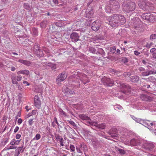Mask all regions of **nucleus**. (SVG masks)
<instances>
[{
  "instance_id": "nucleus-1",
  "label": "nucleus",
  "mask_w": 156,
  "mask_h": 156,
  "mask_svg": "<svg viewBox=\"0 0 156 156\" xmlns=\"http://www.w3.org/2000/svg\"><path fill=\"white\" fill-rule=\"evenodd\" d=\"M79 80H76L75 78L73 79H70L68 80L69 84V87L73 88L71 90L68 87L64 88L62 90L63 93L67 95H70L75 94V89L79 88L80 87V83L79 82Z\"/></svg>"
},
{
  "instance_id": "nucleus-2",
  "label": "nucleus",
  "mask_w": 156,
  "mask_h": 156,
  "mask_svg": "<svg viewBox=\"0 0 156 156\" xmlns=\"http://www.w3.org/2000/svg\"><path fill=\"white\" fill-rule=\"evenodd\" d=\"M122 3V8L123 11L129 12L133 11L136 8L135 3L130 0H119Z\"/></svg>"
},
{
  "instance_id": "nucleus-3",
  "label": "nucleus",
  "mask_w": 156,
  "mask_h": 156,
  "mask_svg": "<svg viewBox=\"0 0 156 156\" xmlns=\"http://www.w3.org/2000/svg\"><path fill=\"white\" fill-rule=\"evenodd\" d=\"M138 5L140 8L144 11H149L152 8V3L147 1H140L138 2Z\"/></svg>"
},
{
  "instance_id": "nucleus-4",
  "label": "nucleus",
  "mask_w": 156,
  "mask_h": 156,
  "mask_svg": "<svg viewBox=\"0 0 156 156\" xmlns=\"http://www.w3.org/2000/svg\"><path fill=\"white\" fill-rule=\"evenodd\" d=\"M138 69L141 73V75L142 76H148L151 74H156V69L154 70V69L151 70L146 69L144 68L140 67L138 68Z\"/></svg>"
},
{
  "instance_id": "nucleus-5",
  "label": "nucleus",
  "mask_w": 156,
  "mask_h": 156,
  "mask_svg": "<svg viewBox=\"0 0 156 156\" xmlns=\"http://www.w3.org/2000/svg\"><path fill=\"white\" fill-rule=\"evenodd\" d=\"M107 4L109 5L112 10L114 12L118 11L120 8L119 3L115 0H110Z\"/></svg>"
},
{
  "instance_id": "nucleus-6",
  "label": "nucleus",
  "mask_w": 156,
  "mask_h": 156,
  "mask_svg": "<svg viewBox=\"0 0 156 156\" xmlns=\"http://www.w3.org/2000/svg\"><path fill=\"white\" fill-rule=\"evenodd\" d=\"M76 76L78 77V78H76V79L75 78L76 80H78V79L79 81V80H80L81 82L84 84H85L87 83L90 82V80L87 77V75L84 74L80 72H78L76 74ZM79 81V82L80 83Z\"/></svg>"
},
{
  "instance_id": "nucleus-7",
  "label": "nucleus",
  "mask_w": 156,
  "mask_h": 156,
  "mask_svg": "<svg viewBox=\"0 0 156 156\" xmlns=\"http://www.w3.org/2000/svg\"><path fill=\"white\" fill-rule=\"evenodd\" d=\"M118 18L116 14L112 16H110L109 17V24L113 27H115L119 25L118 23Z\"/></svg>"
},
{
  "instance_id": "nucleus-8",
  "label": "nucleus",
  "mask_w": 156,
  "mask_h": 156,
  "mask_svg": "<svg viewBox=\"0 0 156 156\" xmlns=\"http://www.w3.org/2000/svg\"><path fill=\"white\" fill-rule=\"evenodd\" d=\"M142 18L146 20L154 22L156 19V16L150 13H143L141 16Z\"/></svg>"
},
{
  "instance_id": "nucleus-9",
  "label": "nucleus",
  "mask_w": 156,
  "mask_h": 156,
  "mask_svg": "<svg viewBox=\"0 0 156 156\" xmlns=\"http://www.w3.org/2000/svg\"><path fill=\"white\" fill-rule=\"evenodd\" d=\"M131 90V87L127 84H124L120 88V91L121 92L128 95L130 94Z\"/></svg>"
},
{
  "instance_id": "nucleus-10",
  "label": "nucleus",
  "mask_w": 156,
  "mask_h": 156,
  "mask_svg": "<svg viewBox=\"0 0 156 156\" xmlns=\"http://www.w3.org/2000/svg\"><path fill=\"white\" fill-rule=\"evenodd\" d=\"M101 81L103 85L107 87H111L113 85L114 81L113 80L105 77L102 78Z\"/></svg>"
},
{
  "instance_id": "nucleus-11",
  "label": "nucleus",
  "mask_w": 156,
  "mask_h": 156,
  "mask_svg": "<svg viewBox=\"0 0 156 156\" xmlns=\"http://www.w3.org/2000/svg\"><path fill=\"white\" fill-rule=\"evenodd\" d=\"M12 83L13 84H18V81H20L22 79V76L21 75L16 76L14 73H12L11 76Z\"/></svg>"
},
{
  "instance_id": "nucleus-12",
  "label": "nucleus",
  "mask_w": 156,
  "mask_h": 156,
  "mask_svg": "<svg viewBox=\"0 0 156 156\" xmlns=\"http://www.w3.org/2000/svg\"><path fill=\"white\" fill-rule=\"evenodd\" d=\"M92 29L95 31H97L101 26L100 23L98 20H96L94 21L91 24Z\"/></svg>"
},
{
  "instance_id": "nucleus-13",
  "label": "nucleus",
  "mask_w": 156,
  "mask_h": 156,
  "mask_svg": "<svg viewBox=\"0 0 156 156\" xmlns=\"http://www.w3.org/2000/svg\"><path fill=\"white\" fill-rule=\"evenodd\" d=\"M108 133L111 135L110 137L116 139L117 137V129L115 128L111 129L108 132Z\"/></svg>"
},
{
  "instance_id": "nucleus-14",
  "label": "nucleus",
  "mask_w": 156,
  "mask_h": 156,
  "mask_svg": "<svg viewBox=\"0 0 156 156\" xmlns=\"http://www.w3.org/2000/svg\"><path fill=\"white\" fill-rule=\"evenodd\" d=\"M65 72H63L57 76L56 79V81L57 83L64 80L66 78L67 76L65 75Z\"/></svg>"
},
{
  "instance_id": "nucleus-15",
  "label": "nucleus",
  "mask_w": 156,
  "mask_h": 156,
  "mask_svg": "<svg viewBox=\"0 0 156 156\" xmlns=\"http://www.w3.org/2000/svg\"><path fill=\"white\" fill-rule=\"evenodd\" d=\"M70 37L72 41L74 42H76L79 40V37L78 34L76 32L72 33L70 35Z\"/></svg>"
},
{
  "instance_id": "nucleus-16",
  "label": "nucleus",
  "mask_w": 156,
  "mask_h": 156,
  "mask_svg": "<svg viewBox=\"0 0 156 156\" xmlns=\"http://www.w3.org/2000/svg\"><path fill=\"white\" fill-rule=\"evenodd\" d=\"M25 148V147H24L23 144L21 146L17 148L15 151L14 156H18L21 152L22 153L24 151Z\"/></svg>"
},
{
  "instance_id": "nucleus-17",
  "label": "nucleus",
  "mask_w": 156,
  "mask_h": 156,
  "mask_svg": "<svg viewBox=\"0 0 156 156\" xmlns=\"http://www.w3.org/2000/svg\"><path fill=\"white\" fill-rule=\"evenodd\" d=\"M118 18V23L119 25H123L126 22L125 17L121 15L116 14Z\"/></svg>"
},
{
  "instance_id": "nucleus-18",
  "label": "nucleus",
  "mask_w": 156,
  "mask_h": 156,
  "mask_svg": "<svg viewBox=\"0 0 156 156\" xmlns=\"http://www.w3.org/2000/svg\"><path fill=\"white\" fill-rule=\"evenodd\" d=\"M35 106L38 109H39L41 106V101L39 97L37 95L35 96L34 98Z\"/></svg>"
},
{
  "instance_id": "nucleus-19",
  "label": "nucleus",
  "mask_w": 156,
  "mask_h": 156,
  "mask_svg": "<svg viewBox=\"0 0 156 156\" xmlns=\"http://www.w3.org/2000/svg\"><path fill=\"white\" fill-rule=\"evenodd\" d=\"M140 98L142 100L145 101H150L152 100V98L149 96L144 94L140 95Z\"/></svg>"
},
{
  "instance_id": "nucleus-20",
  "label": "nucleus",
  "mask_w": 156,
  "mask_h": 156,
  "mask_svg": "<svg viewBox=\"0 0 156 156\" xmlns=\"http://www.w3.org/2000/svg\"><path fill=\"white\" fill-rule=\"evenodd\" d=\"M141 142L139 139H132L130 141V144L131 146H137L139 145Z\"/></svg>"
},
{
  "instance_id": "nucleus-21",
  "label": "nucleus",
  "mask_w": 156,
  "mask_h": 156,
  "mask_svg": "<svg viewBox=\"0 0 156 156\" xmlns=\"http://www.w3.org/2000/svg\"><path fill=\"white\" fill-rule=\"evenodd\" d=\"M100 46L98 45L96 46V54H99L101 55L105 54V52L104 50L101 48H100Z\"/></svg>"
},
{
  "instance_id": "nucleus-22",
  "label": "nucleus",
  "mask_w": 156,
  "mask_h": 156,
  "mask_svg": "<svg viewBox=\"0 0 156 156\" xmlns=\"http://www.w3.org/2000/svg\"><path fill=\"white\" fill-rule=\"evenodd\" d=\"M151 126H150L148 129L152 131H154L156 130V121H153L150 123Z\"/></svg>"
},
{
  "instance_id": "nucleus-23",
  "label": "nucleus",
  "mask_w": 156,
  "mask_h": 156,
  "mask_svg": "<svg viewBox=\"0 0 156 156\" xmlns=\"http://www.w3.org/2000/svg\"><path fill=\"white\" fill-rule=\"evenodd\" d=\"M144 147L145 148L146 150L151 151L154 148V146L151 143H147L145 144Z\"/></svg>"
},
{
  "instance_id": "nucleus-24",
  "label": "nucleus",
  "mask_w": 156,
  "mask_h": 156,
  "mask_svg": "<svg viewBox=\"0 0 156 156\" xmlns=\"http://www.w3.org/2000/svg\"><path fill=\"white\" fill-rule=\"evenodd\" d=\"M34 53L36 55L39 57H42L44 56L43 51L41 49L36 51L34 52Z\"/></svg>"
},
{
  "instance_id": "nucleus-25",
  "label": "nucleus",
  "mask_w": 156,
  "mask_h": 156,
  "mask_svg": "<svg viewBox=\"0 0 156 156\" xmlns=\"http://www.w3.org/2000/svg\"><path fill=\"white\" fill-rule=\"evenodd\" d=\"M18 62L27 66H30L31 64V62L30 61L23 59H20Z\"/></svg>"
},
{
  "instance_id": "nucleus-26",
  "label": "nucleus",
  "mask_w": 156,
  "mask_h": 156,
  "mask_svg": "<svg viewBox=\"0 0 156 156\" xmlns=\"http://www.w3.org/2000/svg\"><path fill=\"white\" fill-rule=\"evenodd\" d=\"M139 77L136 75L131 76L130 77L129 80L132 82L136 83L139 81Z\"/></svg>"
},
{
  "instance_id": "nucleus-27",
  "label": "nucleus",
  "mask_w": 156,
  "mask_h": 156,
  "mask_svg": "<svg viewBox=\"0 0 156 156\" xmlns=\"http://www.w3.org/2000/svg\"><path fill=\"white\" fill-rule=\"evenodd\" d=\"M49 22V20H44L40 23V27L42 28H45L47 25L48 24Z\"/></svg>"
},
{
  "instance_id": "nucleus-28",
  "label": "nucleus",
  "mask_w": 156,
  "mask_h": 156,
  "mask_svg": "<svg viewBox=\"0 0 156 156\" xmlns=\"http://www.w3.org/2000/svg\"><path fill=\"white\" fill-rule=\"evenodd\" d=\"M17 74L18 75L22 74L26 75H28L30 74V72L28 70H22L18 71L17 73Z\"/></svg>"
},
{
  "instance_id": "nucleus-29",
  "label": "nucleus",
  "mask_w": 156,
  "mask_h": 156,
  "mask_svg": "<svg viewBox=\"0 0 156 156\" xmlns=\"http://www.w3.org/2000/svg\"><path fill=\"white\" fill-rule=\"evenodd\" d=\"M94 126L98 128L104 129L106 127V125L104 123H101V124H98L97 122L95 123Z\"/></svg>"
},
{
  "instance_id": "nucleus-30",
  "label": "nucleus",
  "mask_w": 156,
  "mask_h": 156,
  "mask_svg": "<svg viewBox=\"0 0 156 156\" xmlns=\"http://www.w3.org/2000/svg\"><path fill=\"white\" fill-rule=\"evenodd\" d=\"M124 84L122 83L119 80H115L114 82V81L113 85L117 86L118 87H119L120 88Z\"/></svg>"
},
{
  "instance_id": "nucleus-31",
  "label": "nucleus",
  "mask_w": 156,
  "mask_h": 156,
  "mask_svg": "<svg viewBox=\"0 0 156 156\" xmlns=\"http://www.w3.org/2000/svg\"><path fill=\"white\" fill-rule=\"evenodd\" d=\"M89 51L92 53L96 54V46H95L94 47L92 46L89 47Z\"/></svg>"
},
{
  "instance_id": "nucleus-32",
  "label": "nucleus",
  "mask_w": 156,
  "mask_h": 156,
  "mask_svg": "<svg viewBox=\"0 0 156 156\" xmlns=\"http://www.w3.org/2000/svg\"><path fill=\"white\" fill-rule=\"evenodd\" d=\"M79 117L81 119L83 120H88L90 118L88 116L83 114H80L79 115Z\"/></svg>"
},
{
  "instance_id": "nucleus-33",
  "label": "nucleus",
  "mask_w": 156,
  "mask_h": 156,
  "mask_svg": "<svg viewBox=\"0 0 156 156\" xmlns=\"http://www.w3.org/2000/svg\"><path fill=\"white\" fill-rule=\"evenodd\" d=\"M105 11L107 13H112L113 12H114L112 10L109 5L108 4L105 7Z\"/></svg>"
},
{
  "instance_id": "nucleus-34",
  "label": "nucleus",
  "mask_w": 156,
  "mask_h": 156,
  "mask_svg": "<svg viewBox=\"0 0 156 156\" xmlns=\"http://www.w3.org/2000/svg\"><path fill=\"white\" fill-rule=\"evenodd\" d=\"M23 7L24 9L28 11H30L31 9V6L28 3H24Z\"/></svg>"
},
{
  "instance_id": "nucleus-35",
  "label": "nucleus",
  "mask_w": 156,
  "mask_h": 156,
  "mask_svg": "<svg viewBox=\"0 0 156 156\" xmlns=\"http://www.w3.org/2000/svg\"><path fill=\"white\" fill-rule=\"evenodd\" d=\"M81 148L82 149V151H83L84 152V154L86 156H87L86 154V152L87 151V148L86 146L85 145L83 144L82 145H81L80 146Z\"/></svg>"
},
{
  "instance_id": "nucleus-36",
  "label": "nucleus",
  "mask_w": 156,
  "mask_h": 156,
  "mask_svg": "<svg viewBox=\"0 0 156 156\" xmlns=\"http://www.w3.org/2000/svg\"><path fill=\"white\" fill-rule=\"evenodd\" d=\"M150 121L148 120H145L144 122V123L142 124V125L144 126L147 127V128L149 127V126H150Z\"/></svg>"
},
{
  "instance_id": "nucleus-37",
  "label": "nucleus",
  "mask_w": 156,
  "mask_h": 156,
  "mask_svg": "<svg viewBox=\"0 0 156 156\" xmlns=\"http://www.w3.org/2000/svg\"><path fill=\"white\" fill-rule=\"evenodd\" d=\"M9 138H6L4 140L2 141L1 143V146H4L9 141Z\"/></svg>"
},
{
  "instance_id": "nucleus-38",
  "label": "nucleus",
  "mask_w": 156,
  "mask_h": 156,
  "mask_svg": "<svg viewBox=\"0 0 156 156\" xmlns=\"http://www.w3.org/2000/svg\"><path fill=\"white\" fill-rule=\"evenodd\" d=\"M33 34L34 35L37 36L38 35L37 28L35 27H33L32 28Z\"/></svg>"
},
{
  "instance_id": "nucleus-39",
  "label": "nucleus",
  "mask_w": 156,
  "mask_h": 156,
  "mask_svg": "<svg viewBox=\"0 0 156 156\" xmlns=\"http://www.w3.org/2000/svg\"><path fill=\"white\" fill-rule=\"evenodd\" d=\"M44 50L45 52L47 54L46 56L48 58L50 56H52L51 54H50V53L48 49L45 48H44Z\"/></svg>"
},
{
  "instance_id": "nucleus-40",
  "label": "nucleus",
  "mask_w": 156,
  "mask_h": 156,
  "mask_svg": "<svg viewBox=\"0 0 156 156\" xmlns=\"http://www.w3.org/2000/svg\"><path fill=\"white\" fill-rule=\"evenodd\" d=\"M67 122H68L70 124L73 126L74 128H77V126L73 121L72 120H68Z\"/></svg>"
},
{
  "instance_id": "nucleus-41",
  "label": "nucleus",
  "mask_w": 156,
  "mask_h": 156,
  "mask_svg": "<svg viewBox=\"0 0 156 156\" xmlns=\"http://www.w3.org/2000/svg\"><path fill=\"white\" fill-rule=\"evenodd\" d=\"M58 110L59 112L60 113V114L61 115L64 116L65 117H66V113L61 108H59Z\"/></svg>"
},
{
  "instance_id": "nucleus-42",
  "label": "nucleus",
  "mask_w": 156,
  "mask_h": 156,
  "mask_svg": "<svg viewBox=\"0 0 156 156\" xmlns=\"http://www.w3.org/2000/svg\"><path fill=\"white\" fill-rule=\"evenodd\" d=\"M128 59L126 57H123L122 58V62H123L124 64L126 65H128L127 63L128 62Z\"/></svg>"
},
{
  "instance_id": "nucleus-43",
  "label": "nucleus",
  "mask_w": 156,
  "mask_h": 156,
  "mask_svg": "<svg viewBox=\"0 0 156 156\" xmlns=\"http://www.w3.org/2000/svg\"><path fill=\"white\" fill-rule=\"evenodd\" d=\"M40 49L39 48V46L38 45V44H35L34 45V46L33 48V51L34 53L37 51V50Z\"/></svg>"
},
{
  "instance_id": "nucleus-44",
  "label": "nucleus",
  "mask_w": 156,
  "mask_h": 156,
  "mask_svg": "<svg viewBox=\"0 0 156 156\" xmlns=\"http://www.w3.org/2000/svg\"><path fill=\"white\" fill-rule=\"evenodd\" d=\"M131 75V73L129 72H125L123 74V76L125 77H129Z\"/></svg>"
},
{
  "instance_id": "nucleus-45",
  "label": "nucleus",
  "mask_w": 156,
  "mask_h": 156,
  "mask_svg": "<svg viewBox=\"0 0 156 156\" xmlns=\"http://www.w3.org/2000/svg\"><path fill=\"white\" fill-rule=\"evenodd\" d=\"M114 109L116 110H121L122 109V107L119 105H116L114 106Z\"/></svg>"
},
{
  "instance_id": "nucleus-46",
  "label": "nucleus",
  "mask_w": 156,
  "mask_h": 156,
  "mask_svg": "<svg viewBox=\"0 0 156 156\" xmlns=\"http://www.w3.org/2000/svg\"><path fill=\"white\" fill-rule=\"evenodd\" d=\"M41 135L39 133H37L36 134L35 137L34 138L33 140H39L41 138Z\"/></svg>"
},
{
  "instance_id": "nucleus-47",
  "label": "nucleus",
  "mask_w": 156,
  "mask_h": 156,
  "mask_svg": "<svg viewBox=\"0 0 156 156\" xmlns=\"http://www.w3.org/2000/svg\"><path fill=\"white\" fill-rule=\"evenodd\" d=\"M152 56L151 58L153 60H156V52H155L154 53L151 54Z\"/></svg>"
},
{
  "instance_id": "nucleus-48",
  "label": "nucleus",
  "mask_w": 156,
  "mask_h": 156,
  "mask_svg": "<svg viewBox=\"0 0 156 156\" xmlns=\"http://www.w3.org/2000/svg\"><path fill=\"white\" fill-rule=\"evenodd\" d=\"M34 118H30L29 119L28 122L29 123V126H31L33 123L34 121H33V120L34 119Z\"/></svg>"
},
{
  "instance_id": "nucleus-49",
  "label": "nucleus",
  "mask_w": 156,
  "mask_h": 156,
  "mask_svg": "<svg viewBox=\"0 0 156 156\" xmlns=\"http://www.w3.org/2000/svg\"><path fill=\"white\" fill-rule=\"evenodd\" d=\"M92 11H89L88 13H87L86 15V17H90L92 15Z\"/></svg>"
},
{
  "instance_id": "nucleus-50",
  "label": "nucleus",
  "mask_w": 156,
  "mask_h": 156,
  "mask_svg": "<svg viewBox=\"0 0 156 156\" xmlns=\"http://www.w3.org/2000/svg\"><path fill=\"white\" fill-rule=\"evenodd\" d=\"M118 150L119 151V153L121 154H124L126 153V152L123 149H118Z\"/></svg>"
},
{
  "instance_id": "nucleus-51",
  "label": "nucleus",
  "mask_w": 156,
  "mask_h": 156,
  "mask_svg": "<svg viewBox=\"0 0 156 156\" xmlns=\"http://www.w3.org/2000/svg\"><path fill=\"white\" fill-rule=\"evenodd\" d=\"M156 38V34H153L151 35L150 36V39L151 40H153L154 39H155Z\"/></svg>"
},
{
  "instance_id": "nucleus-52",
  "label": "nucleus",
  "mask_w": 156,
  "mask_h": 156,
  "mask_svg": "<svg viewBox=\"0 0 156 156\" xmlns=\"http://www.w3.org/2000/svg\"><path fill=\"white\" fill-rule=\"evenodd\" d=\"M21 140V139H20L19 140H16L15 139H13V141H14V144H15V145H18L19 144Z\"/></svg>"
},
{
  "instance_id": "nucleus-53",
  "label": "nucleus",
  "mask_w": 156,
  "mask_h": 156,
  "mask_svg": "<svg viewBox=\"0 0 156 156\" xmlns=\"http://www.w3.org/2000/svg\"><path fill=\"white\" fill-rule=\"evenodd\" d=\"M143 86L144 87L148 89L150 87V85L148 84L147 83H144L143 84Z\"/></svg>"
},
{
  "instance_id": "nucleus-54",
  "label": "nucleus",
  "mask_w": 156,
  "mask_h": 156,
  "mask_svg": "<svg viewBox=\"0 0 156 156\" xmlns=\"http://www.w3.org/2000/svg\"><path fill=\"white\" fill-rule=\"evenodd\" d=\"M135 119H136V120H135V121L138 122L139 123L141 124H143L142 123H141V122H143V120L141 119H137L135 117Z\"/></svg>"
},
{
  "instance_id": "nucleus-55",
  "label": "nucleus",
  "mask_w": 156,
  "mask_h": 156,
  "mask_svg": "<svg viewBox=\"0 0 156 156\" xmlns=\"http://www.w3.org/2000/svg\"><path fill=\"white\" fill-rule=\"evenodd\" d=\"M76 149L77 150V152L82 153L83 152L82 151V149L80 147H76Z\"/></svg>"
},
{
  "instance_id": "nucleus-56",
  "label": "nucleus",
  "mask_w": 156,
  "mask_h": 156,
  "mask_svg": "<svg viewBox=\"0 0 156 156\" xmlns=\"http://www.w3.org/2000/svg\"><path fill=\"white\" fill-rule=\"evenodd\" d=\"M59 141L60 142L61 145L62 146H64L63 144V139L62 137L60 138Z\"/></svg>"
},
{
  "instance_id": "nucleus-57",
  "label": "nucleus",
  "mask_w": 156,
  "mask_h": 156,
  "mask_svg": "<svg viewBox=\"0 0 156 156\" xmlns=\"http://www.w3.org/2000/svg\"><path fill=\"white\" fill-rule=\"evenodd\" d=\"M55 136L56 138V140L57 141L59 140L60 137H62L61 136H60L58 134H55Z\"/></svg>"
},
{
  "instance_id": "nucleus-58",
  "label": "nucleus",
  "mask_w": 156,
  "mask_h": 156,
  "mask_svg": "<svg viewBox=\"0 0 156 156\" xmlns=\"http://www.w3.org/2000/svg\"><path fill=\"white\" fill-rule=\"evenodd\" d=\"M156 51V49L155 48H153L151 49L150 52L151 54L154 53Z\"/></svg>"
},
{
  "instance_id": "nucleus-59",
  "label": "nucleus",
  "mask_w": 156,
  "mask_h": 156,
  "mask_svg": "<svg viewBox=\"0 0 156 156\" xmlns=\"http://www.w3.org/2000/svg\"><path fill=\"white\" fill-rule=\"evenodd\" d=\"M143 53H144V55H146V56H147V57L149 56V52H148V50H147L146 51H144L143 52Z\"/></svg>"
},
{
  "instance_id": "nucleus-60",
  "label": "nucleus",
  "mask_w": 156,
  "mask_h": 156,
  "mask_svg": "<svg viewBox=\"0 0 156 156\" xmlns=\"http://www.w3.org/2000/svg\"><path fill=\"white\" fill-rule=\"evenodd\" d=\"M21 135L19 133H17L16 135V139H20L21 137Z\"/></svg>"
},
{
  "instance_id": "nucleus-61",
  "label": "nucleus",
  "mask_w": 156,
  "mask_h": 156,
  "mask_svg": "<svg viewBox=\"0 0 156 156\" xmlns=\"http://www.w3.org/2000/svg\"><path fill=\"white\" fill-rule=\"evenodd\" d=\"M153 44L152 42H151L150 43H147L146 45V46L148 48H150L151 46Z\"/></svg>"
},
{
  "instance_id": "nucleus-62",
  "label": "nucleus",
  "mask_w": 156,
  "mask_h": 156,
  "mask_svg": "<svg viewBox=\"0 0 156 156\" xmlns=\"http://www.w3.org/2000/svg\"><path fill=\"white\" fill-rule=\"evenodd\" d=\"M70 148L72 151H75V147L73 145H71L70 146Z\"/></svg>"
},
{
  "instance_id": "nucleus-63",
  "label": "nucleus",
  "mask_w": 156,
  "mask_h": 156,
  "mask_svg": "<svg viewBox=\"0 0 156 156\" xmlns=\"http://www.w3.org/2000/svg\"><path fill=\"white\" fill-rule=\"evenodd\" d=\"M17 146L12 145V146H10L9 147V148L8 149H16L17 148Z\"/></svg>"
},
{
  "instance_id": "nucleus-64",
  "label": "nucleus",
  "mask_w": 156,
  "mask_h": 156,
  "mask_svg": "<svg viewBox=\"0 0 156 156\" xmlns=\"http://www.w3.org/2000/svg\"><path fill=\"white\" fill-rule=\"evenodd\" d=\"M22 119L21 118H20L18 119L17 121V122L19 125H20L22 123Z\"/></svg>"
}]
</instances>
